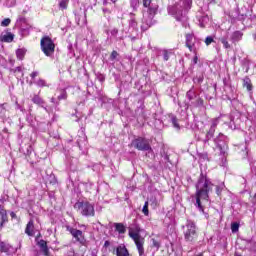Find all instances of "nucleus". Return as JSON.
<instances>
[{
  "label": "nucleus",
  "instance_id": "nucleus-6",
  "mask_svg": "<svg viewBox=\"0 0 256 256\" xmlns=\"http://www.w3.org/2000/svg\"><path fill=\"white\" fill-rule=\"evenodd\" d=\"M184 238L188 242L195 241V239H197V226L195 225V222L191 220L187 221Z\"/></svg>",
  "mask_w": 256,
  "mask_h": 256
},
{
  "label": "nucleus",
  "instance_id": "nucleus-31",
  "mask_svg": "<svg viewBox=\"0 0 256 256\" xmlns=\"http://www.w3.org/2000/svg\"><path fill=\"white\" fill-rule=\"evenodd\" d=\"M68 5H69V0H61L59 2L60 9H67Z\"/></svg>",
  "mask_w": 256,
  "mask_h": 256
},
{
  "label": "nucleus",
  "instance_id": "nucleus-1",
  "mask_svg": "<svg viewBox=\"0 0 256 256\" xmlns=\"http://www.w3.org/2000/svg\"><path fill=\"white\" fill-rule=\"evenodd\" d=\"M213 191V184L209 178L201 174L198 182L196 183V193L194 196L196 202L195 207L200 211V213L205 214V208L203 207L202 201H209V193Z\"/></svg>",
  "mask_w": 256,
  "mask_h": 256
},
{
  "label": "nucleus",
  "instance_id": "nucleus-8",
  "mask_svg": "<svg viewBox=\"0 0 256 256\" xmlns=\"http://www.w3.org/2000/svg\"><path fill=\"white\" fill-rule=\"evenodd\" d=\"M228 142L229 139L227 136L221 133L215 138L214 143L216 144L218 151H220V155H225V153H227V150L229 149V146L227 145Z\"/></svg>",
  "mask_w": 256,
  "mask_h": 256
},
{
  "label": "nucleus",
  "instance_id": "nucleus-29",
  "mask_svg": "<svg viewBox=\"0 0 256 256\" xmlns=\"http://www.w3.org/2000/svg\"><path fill=\"white\" fill-rule=\"evenodd\" d=\"M34 84L37 85V87H47V82L43 79L34 81Z\"/></svg>",
  "mask_w": 256,
  "mask_h": 256
},
{
  "label": "nucleus",
  "instance_id": "nucleus-47",
  "mask_svg": "<svg viewBox=\"0 0 256 256\" xmlns=\"http://www.w3.org/2000/svg\"><path fill=\"white\" fill-rule=\"evenodd\" d=\"M151 1L153 0H143L144 7H149V5H151Z\"/></svg>",
  "mask_w": 256,
  "mask_h": 256
},
{
  "label": "nucleus",
  "instance_id": "nucleus-46",
  "mask_svg": "<svg viewBox=\"0 0 256 256\" xmlns=\"http://www.w3.org/2000/svg\"><path fill=\"white\" fill-rule=\"evenodd\" d=\"M39 76V72L38 71H34L30 74L31 79H35V77Z\"/></svg>",
  "mask_w": 256,
  "mask_h": 256
},
{
  "label": "nucleus",
  "instance_id": "nucleus-37",
  "mask_svg": "<svg viewBox=\"0 0 256 256\" xmlns=\"http://www.w3.org/2000/svg\"><path fill=\"white\" fill-rule=\"evenodd\" d=\"M171 122H172V125L175 127V129H179V123H177V117L172 116Z\"/></svg>",
  "mask_w": 256,
  "mask_h": 256
},
{
  "label": "nucleus",
  "instance_id": "nucleus-13",
  "mask_svg": "<svg viewBox=\"0 0 256 256\" xmlns=\"http://www.w3.org/2000/svg\"><path fill=\"white\" fill-rule=\"evenodd\" d=\"M32 103H34L35 105H39V107H42V109H44L46 113H49V109H47V107L45 106V100H43V98H41L39 95L33 96Z\"/></svg>",
  "mask_w": 256,
  "mask_h": 256
},
{
  "label": "nucleus",
  "instance_id": "nucleus-38",
  "mask_svg": "<svg viewBox=\"0 0 256 256\" xmlns=\"http://www.w3.org/2000/svg\"><path fill=\"white\" fill-rule=\"evenodd\" d=\"M199 157H200L201 161H209V154H207V153H201L199 155Z\"/></svg>",
  "mask_w": 256,
  "mask_h": 256
},
{
  "label": "nucleus",
  "instance_id": "nucleus-10",
  "mask_svg": "<svg viewBox=\"0 0 256 256\" xmlns=\"http://www.w3.org/2000/svg\"><path fill=\"white\" fill-rule=\"evenodd\" d=\"M219 121H221V117L214 118L212 120V124L210 126V129L206 133V138L204 139V143H208L209 140L213 139V135H215V129H217V125H219Z\"/></svg>",
  "mask_w": 256,
  "mask_h": 256
},
{
  "label": "nucleus",
  "instance_id": "nucleus-14",
  "mask_svg": "<svg viewBox=\"0 0 256 256\" xmlns=\"http://www.w3.org/2000/svg\"><path fill=\"white\" fill-rule=\"evenodd\" d=\"M155 13H157V10L155 8H148V19H145L146 25L151 27L153 25V17H155Z\"/></svg>",
  "mask_w": 256,
  "mask_h": 256
},
{
  "label": "nucleus",
  "instance_id": "nucleus-25",
  "mask_svg": "<svg viewBox=\"0 0 256 256\" xmlns=\"http://www.w3.org/2000/svg\"><path fill=\"white\" fill-rule=\"evenodd\" d=\"M25 53H27V50L25 48H20L16 51V57L17 59H20V61H23L25 57Z\"/></svg>",
  "mask_w": 256,
  "mask_h": 256
},
{
  "label": "nucleus",
  "instance_id": "nucleus-7",
  "mask_svg": "<svg viewBox=\"0 0 256 256\" xmlns=\"http://www.w3.org/2000/svg\"><path fill=\"white\" fill-rule=\"evenodd\" d=\"M131 147H134V149H137L138 151H152L151 144H149V140L138 137L132 140Z\"/></svg>",
  "mask_w": 256,
  "mask_h": 256
},
{
  "label": "nucleus",
  "instance_id": "nucleus-26",
  "mask_svg": "<svg viewBox=\"0 0 256 256\" xmlns=\"http://www.w3.org/2000/svg\"><path fill=\"white\" fill-rule=\"evenodd\" d=\"M10 249H11V245H9L5 242L0 243V251L2 253H9Z\"/></svg>",
  "mask_w": 256,
  "mask_h": 256
},
{
  "label": "nucleus",
  "instance_id": "nucleus-53",
  "mask_svg": "<svg viewBox=\"0 0 256 256\" xmlns=\"http://www.w3.org/2000/svg\"><path fill=\"white\" fill-rule=\"evenodd\" d=\"M205 217L207 218V217H209V215H208V214H205Z\"/></svg>",
  "mask_w": 256,
  "mask_h": 256
},
{
  "label": "nucleus",
  "instance_id": "nucleus-19",
  "mask_svg": "<svg viewBox=\"0 0 256 256\" xmlns=\"http://www.w3.org/2000/svg\"><path fill=\"white\" fill-rule=\"evenodd\" d=\"M20 28V34L22 35V37H27V35H29L30 31H31V25L29 24H21V26H19Z\"/></svg>",
  "mask_w": 256,
  "mask_h": 256
},
{
  "label": "nucleus",
  "instance_id": "nucleus-49",
  "mask_svg": "<svg viewBox=\"0 0 256 256\" xmlns=\"http://www.w3.org/2000/svg\"><path fill=\"white\" fill-rule=\"evenodd\" d=\"M10 215L12 218L15 217V212H11Z\"/></svg>",
  "mask_w": 256,
  "mask_h": 256
},
{
  "label": "nucleus",
  "instance_id": "nucleus-2",
  "mask_svg": "<svg viewBox=\"0 0 256 256\" xmlns=\"http://www.w3.org/2000/svg\"><path fill=\"white\" fill-rule=\"evenodd\" d=\"M192 3L191 0H180L179 4L168 7V13L172 15V17H175L176 21H187V17H185L184 13L191 9Z\"/></svg>",
  "mask_w": 256,
  "mask_h": 256
},
{
  "label": "nucleus",
  "instance_id": "nucleus-34",
  "mask_svg": "<svg viewBox=\"0 0 256 256\" xmlns=\"http://www.w3.org/2000/svg\"><path fill=\"white\" fill-rule=\"evenodd\" d=\"M192 105H194V107H203V99L197 98L195 103L192 102Z\"/></svg>",
  "mask_w": 256,
  "mask_h": 256
},
{
  "label": "nucleus",
  "instance_id": "nucleus-41",
  "mask_svg": "<svg viewBox=\"0 0 256 256\" xmlns=\"http://www.w3.org/2000/svg\"><path fill=\"white\" fill-rule=\"evenodd\" d=\"M130 27H132L133 29H137V21L135 20V18H132L130 20Z\"/></svg>",
  "mask_w": 256,
  "mask_h": 256
},
{
  "label": "nucleus",
  "instance_id": "nucleus-5",
  "mask_svg": "<svg viewBox=\"0 0 256 256\" xmlns=\"http://www.w3.org/2000/svg\"><path fill=\"white\" fill-rule=\"evenodd\" d=\"M41 50L43 51L46 57H51L55 53V43L53 40L49 38V36H45L40 41Z\"/></svg>",
  "mask_w": 256,
  "mask_h": 256
},
{
  "label": "nucleus",
  "instance_id": "nucleus-43",
  "mask_svg": "<svg viewBox=\"0 0 256 256\" xmlns=\"http://www.w3.org/2000/svg\"><path fill=\"white\" fill-rule=\"evenodd\" d=\"M59 101L62 99H67V92L62 91L61 95L58 96Z\"/></svg>",
  "mask_w": 256,
  "mask_h": 256
},
{
  "label": "nucleus",
  "instance_id": "nucleus-16",
  "mask_svg": "<svg viewBox=\"0 0 256 256\" xmlns=\"http://www.w3.org/2000/svg\"><path fill=\"white\" fill-rule=\"evenodd\" d=\"M25 233L29 237H33V235H35V224H34L33 220H30L28 222L26 229H25Z\"/></svg>",
  "mask_w": 256,
  "mask_h": 256
},
{
  "label": "nucleus",
  "instance_id": "nucleus-18",
  "mask_svg": "<svg viewBox=\"0 0 256 256\" xmlns=\"http://www.w3.org/2000/svg\"><path fill=\"white\" fill-rule=\"evenodd\" d=\"M116 256H129V250L125 245H120L116 248Z\"/></svg>",
  "mask_w": 256,
  "mask_h": 256
},
{
  "label": "nucleus",
  "instance_id": "nucleus-30",
  "mask_svg": "<svg viewBox=\"0 0 256 256\" xmlns=\"http://www.w3.org/2000/svg\"><path fill=\"white\" fill-rule=\"evenodd\" d=\"M186 97L189 99V101H193V99H195V91L194 90H189L187 93H186Z\"/></svg>",
  "mask_w": 256,
  "mask_h": 256
},
{
  "label": "nucleus",
  "instance_id": "nucleus-51",
  "mask_svg": "<svg viewBox=\"0 0 256 256\" xmlns=\"http://www.w3.org/2000/svg\"><path fill=\"white\" fill-rule=\"evenodd\" d=\"M0 3H5V0H0Z\"/></svg>",
  "mask_w": 256,
  "mask_h": 256
},
{
  "label": "nucleus",
  "instance_id": "nucleus-39",
  "mask_svg": "<svg viewBox=\"0 0 256 256\" xmlns=\"http://www.w3.org/2000/svg\"><path fill=\"white\" fill-rule=\"evenodd\" d=\"M225 188V184H220L219 186H216V193L217 195H221V191Z\"/></svg>",
  "mask_w": 256,
  "mask_h": 256
},
{
  "label": "nucleus",
  "instance_id": "nucleus-56",
  "mask_svg": "<svg viewBox=\"0 0 256 256\" xmlns=\"http://www.w3.org/2000/svg\"><path fill=\"white\" fill-rule=\"evenodd\" d=\"M211 1H215V0H211Z\"/></svg>",
  "mask_w": 256,
  "mask_h": 256
},
{
  "label": "nucleus",
  "instance_id": "nucleus-42",
  "mask_svg": "<svg viewBox=\"0 0 256 256\" xmlns=\"http://www.w3.org/2000/svg\"><path fill=\"white\" fill-rule=\"evenodd\" d=\"M213 37H211V36H208V37H206V39H205V44L207 45V46H209L210 44H212L213 43Z\"/></svg>",
  "mask_w": 256,
  "mask_h": 256
},
{
  "label": "nucleus",
  "instance_id": "nucleus-3",
  "mask_svg": "<svg viewBox=\"0 0 256 256\" xmlns=\"http://www.w3.org/2000/svg\"><path fill=\"white\" fill-rule=\"evenodd\" d=\"M140 229L136 226V227H131L129 228V232L128 235L131 239H133L138 253L140 256L145 255V248L143 247V245H145V238H143L140 234Z\"/></svg>",
  "mask_w": 256,
  "mask_h": 256
},
{
  "label": "nucleus",
  "instance_id": "nucleus-50",
  "mask_svg": "<svg viewBox=\"0 0 256 256\" xmlns=\"http://www.w3.org/2000/svg\"><path fill=\"white\" fill-rule=\"evenodd\" d=\"M107 245H109V242H108V241L105 242V247H107Z\"/></svg>",
  "mask_w": 256,
  "mask_h": 256
},
{
  "label": "nucleus",
  "instance_id": "nucleus-48",
  "mask_svg": "<svg viewBox=\"0 0 256 256\" xmlns=\"http://www.w3.org/2000/svg\"><path fill=\"white\" fill-rule=\"evenodd\" d=\"M192 61H193L194 65H197V61H199V58L197 56H195Z\"/></svg>",
  "mask_w": 256,
  "mask_h": 256
},
{
  "label": "nucleus",
  "instance_id": "nucleus-44",
  "mask_svg": "<svg viewBox=\"0 0 256 256\" xmlns=\"http://www.w3.org/2000/svg\"><path fill=\"white\" fill-rule=\"evenodd\" d=\"M12 71H13V73H22L23 72V68L21 66H18L15 69H13Z\"/></svg>",
  "mask_w": 256,
  "mask_h": 256
},
{
  "label": "nucleus",
  "instance_id": "nucleus-15",
  "mask_svg": "<svg viewBox=\"0 0 256 256\" xmlns=\"http://www.w3.org/2000/svg\"><path fill=\"white\" fill-rule=\"evenodd\" d=\"M13 39H15V35H13L11 32H6L0 36V41L3 43H12Z\"/></svg>",
  "mask_w": 256,
  "mask_h": 256
},
{
  "label": "nucleus",
  "instance_id": "nucleus-36",
  "mask_svg": "<svg viewBox=\"0 0 256 256\" xmlns=\"http://www.w3.org/2000/svg\"><path fill=\"white\" fill-rule=\"evenodd\" d=\"M171 57V52L164 50L163 51V59L164 61H169V58Z\"/></svg>",
  "mask_w": 256,
  "mask_h": 256
},
{
  "label": "nucleus",
  "instance_id": "nucleus-52",
  "mask_svg": "<svg viewBox=\"0 0 256 256\" xmlns=\"http://www.w3.org/2000/svg\"><path fill=\"white\" fill-rule=\"evenodd\" d=\"M78 147H81V144L78 142Z\"/></svg>",
  "mask_w": 256,
  "mask_h": 256
},
{
  "label": "nucleus",
  "instance_id": "nucleus-20",
  "mask_svg": "<svg viewBox=\"0 0 256 256\" xmlns=\"http://www.w3.org/2000/svg\"><path fill=\"white\" fill-rule=\"evenodd\" d=\"M232 43H237L243 39V32L235 31L230 37Z\"/></svg>",
  "mask_w": 256,
  "mask_h": 256
},
{
  "label": "nucleus",
  "instance_id": "nucleus-17",
  "mask_svg": "<svg viewBox=\"0 0 256 256\" xmlns=\"http://www.w3.org/2000/svg\"><path fill=\"white\" fill-rule=\"evenodd\" d=\"M113 225H114L115 231H117L119 235H125V233H127V227H125L123 223H114Z\"/></svg>",
  "mask_w": 256,
  "mask_h": 256
},
{
  "label": "nucleus",
  "instance_id": "nucleus-28",
  "mask_svg": "<svg viewBox=\"0 0 256 256\" xmlns=\"http://www.w3.org/2000/svg\"><path fill=\"white\" fill-rule=\"evenodd\" d=\"M142 213L146 216V217H149V202L146 201L144 203V206L142 208Z\"/></svg>",
  "mask_w": 256,
  "mask_h": 256
},
{
  "label": "nucleus",
  "instance_id": "nucleus-9",
  "mask_svg": "<svg viewBox=\"0 0 256 256\" xmlns=\"http://www.w3.org/2000/svg\"><path fill=\"white\" fill-rule=\"evenodd\" d=\"M67 231H69L70 235H72V237L76 239L77 243H80V245H85L86 240L85 236L83 235V231L77 230L69 226L67 227Z\"/></svg>",
  "mask_w": 256,
  "mask_h": 256
},
{
  "label": "nucleus",
  "instance_id": "nucleus-23",
  "mask_svg": "<svg viewBox=\"0 0 256 256\" xmlns=\"http://www.w3.org/2000/svg\"><path fill=\"white\" fill-rule=\"evenodd\" d=\"M243 87H245L247 91H253V84L251 83V79L249 77H245L243 79Z\"/></svg>",
  "mask_w": 256,
  "mask_h": 256
},
{
  "label": "nucleus",
  "instance_id": "nucleus-40",
  "mask_svg": "<svg viewBox=\"0 0 256 256\" xmlns=\"http://www.w3.org/2000/svg\"><path fill=\"white\" fill-rule=\"evenodd\" d=\"M117 57H119V53H117V51H112L111 55H110V59L111 61H115V59H117Z\"/></svg>",
  "mask_w": 256,
  "mask_h": 256
},
{
  "label": "nucleus",
  "instance_id": "nucleus-24",
  "mask_svg": "<svg viewBox=\"0 0 256 256\" xmlns=\"http://www.w3.org/2000/svg\"><path fill=\"white\" fill-rule=\"evenodd\" d=\"M38 245H39L40 249L42 250V252L44 253V255H48L49 248L47 247V242L45 240H40L38 242Z\"/></svg>",
  "mask_w": 256,
  "mask_h": 256
},
{
  "label": "nucleus",
  "instance_id": "nucleus-35",
  "mask_svg": "<svg viewBox=\"0 0 256 256\" xmlns=\"http://www.w3.org/2000/svg\"><path fill=\"white\" fill-rule=\"evenodd\" d=\"M9 25H11V19H9V18H5V19L1 22V26H2V27H9Z\"/></svg>",
  "mask_w": 256,
  "mask_h": 256
},
{
  "label": "nucleus",
  "instance_id": "nucleus-27",
  "mask_svg": "<svg viewBox=\"0 0 256 256\" xmlns=\"http://www.w3.org/2000/svg\"><path fill=\"white\" fill-rule=\"evenodd\" d=\"M17 27H21V25H27V19L24 16H19L16 21Z\"/></svg>",
  "mask_w": 256,
  "mask_h": 256
},
{
  "label": "nucleus",
  "instance_id": "nucleus-32",
  "mask_svg": "<svg viewBox=\"0 0 256 256\" xmlns=\"http://www.w3.org/2000/svg\"><path fill=\"white\" fill-rule=\"evenodd\" d=\"M15 3H17V0H5L4 4L6 7H15Z\"/></svg>",
  "mask_w": 256,
  "mask_h": 256
},
{
  "label": "nucleus",
  "instance_id": "nucleus-21",
  "mask_svg": "<svg viewBox=\"0 0 256 256\" xmlns=\"http://www.w3.org/2000/svg\"><path fill=\"white\" fill-rule=\"evenodd\" d=\"M228 39H229V32H227L226 35H224L220 38V41H221L224 49H231V45L229 44Z\"/></svg>",
  "mask_w": 256,
  "mask_h": 256
},
{
  "label": "nucleus",
  "instance_id": "nucleus-45",
  "mask_svg": "<svg viewBox=\"0 0 256 256\" xmlns=\"http://www.w3.org/2000/svg\"><path fill=\"white\" fill-rule=\"evenodd\" d=\"M110 33L113 37H117V33H119V30H117V28H114L110 31Z\"/></svg>",
  "mask_w": 256,
  "mask_h": 256
},
{
  "label": "nucleus",
  "instance_id": "nucleus-12",
  "mask_svg": "<svg viewBox=\"0 0 256 256\" xmlns=\"http://www.w3.org/2000/svg\"><path fill=\"white\" fill-rule=\"evenodd\" d=\"M196 19L198 21L199 27H206V25L209 23V15H207L202 10L198 11L196 14Z\"/></svg>",
  "mask_w": 256,
  "mask_h": 256
},
{
  "label": "nucleus",
  "instance_id": "nucleus-55",
  "mask_svg": "<svg viewBox=\"0 0 256 256\" xmlns=\"http://www.w3.org/2000/svg\"><path fill=\"white\" fill-rule=\"evenodd\" d=\"M53 101H55V99L52 98V103H53Z\"/></svg>",
  "mask_w": 256,
  "mask_h": 256
},
{
  "label": "nucleus",
  "instance_id": "nucleus-54",
  "mask_svg": "<svg viewBox=\"0 0 256 256\" xmlns=\"http://www.w3.org/2000/svg\"><path fill=\"white\" fill-rule=\"evenodd\" d=\"M254 39H255V41H256V34H255V36H254Z\"/></svg>",
  "mask_w": 256,
  "mask_h": 256
},
{
  "label": "nucleus",
  "instance_id": "nucleus-33",
  "mask_svg": "<svg viewBox=\"0 0 256 256\" xmlns=\"http://www.w3.org/2000/svg\"><path fill=\"white\" fill-rule=\"evenodd\" d=\"M231 231H232V233H237V231H239V223H237V222L232 223Z\"/></svg>",
  "mask_w": 256,
  "mask_h": 256
},
{
  "label": "nucleus",
  "instance_id": "nucleus-4",
  "mask_svg": "<svg viewBox=\"0 0 256 256\" xmlns=\"http://www.w3.org/2000/svg\"><path fill=\"white\" fill-rule=\"evenodd\" d=\"M74 209L83 215V217H95V206L87 201H78L74 204Z\"/></svg>",
  "mask_w": 256,
  "mask_h": 256
},
{
  "label": "nucleus",
  "instance_id": "nucleus-22",
  "mask_svg": "<svg viewBox=\"0 0 256 256\" xmlns=\"http://www.w3.org/2000/svg\"><path fill=\"white\" fill-rule=\"evenodd\" d=\"M152 247L156 249V251H159L161 248V240L159 239V236H156L154 238H151Z\"/></svg>",
  "mask_w": 256,
  "mask_h": 256
},
{
  "label": "nucleus",
  "instance_id": "nucleus-11",
  "mask_svg": "<svg viewBox=\"0 0 256 256\" xmlns=\"http://www.w3.org/2000/svg\"><path fill=\"white\" fill-rule=\"evenodd\" d=\"M195 43H197V39L193 33L186 34V47H188L189 51L193 53L197 51V46H195Z\"/></svg>",
  "mask_w": 256,
  "mask_h": 256
}]
</instances>
